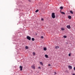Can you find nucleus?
<instances>
[{
    "label": "nucleus",
    "instance_id": "29",
    "mask_svg": "<svg viewBox=\"0 0 75 75\" xmlns=\"http://www.w3.org/2000/svg\"><path fill=\"white\" fill-rule=\"evenodd\" d=\"M29 1H30V0H28Z\"/></svg>",
    "mask_w": 75,
    "mask_h": 75
},
{
    "label": "nucleus",
    "instance_id": "8",
    "mask_svg": "<svg viewBox=\"0 0 75 75\" xmlns=\"http://www.w3.org/2000/svg\"><path fill=\"white\" fill-rule=\"evenodd\" d=\"M45 58H48V55H47V54H45Z\"/></svg>",
    "mask_w": 75,
    "mask_h": 75
},
{
    "label": "nucleus",
    "instance_id": "28",
    "mask_svg": "<svg viewBox=\"0 0 75 75\" xmlns=\"http://www.w3.org/2000/svg\"><path fill=\"white\" fill-rule=\"evenodd\" d=\"M72 75H75V74H72Z\"/></svg>",
    "mask_w": 75,
    "mask_h": 75
},
{
    "label": "nucleus",
    "instance_id": "20",
    "mask_svg": "<svg viewBox=\"0 0 75 75\" xmlns=\"http://www.w3.org/2000/svg\"><path fill=\"white\" fill-rule=\"evenodd\" d=\"M63 37H64L65 38L67 37V36H63Z\"/></svg>",
    "mask_w": 75,
    "mask_h": 75
},
{
    "label": "nucleus",
    "instance_id": "13",
    "mask_svg": "<svg viewBox=\"0 0 75 75\" xmlns=\"http://www.w3.org/2000/svg\"><path fill=\"white\" fill-rule=\"evenodd\" d=\"M43 50H44V51H46V50H47V48L46 47H44L43 49Z\"/></svg>",
    "mask_w": 75,
    "mask_h": 75
},
{
    "label": "nucleus",
    "instance_id": "4",
    "mask_svg": "<svg viewBox=\"0 0 75 75\" xmlns=\"http://www.w3.org/2000/svg\"><path fill=\"white\" fill-rule=\"evenodd\" d=\"M20 71H23V67L21 66H20Z\"/></svg>",
    "mask_w": 75,
    "mask_h": 75
},
{
    "label": "nucleus",
    "instance_id": "15",
    "mask_svg": "<svg viewBox=\"0 0 75 75\" xmlns=\"http://www.w3.org/2000/svg\"><path fill=\"white\" fill-rule=\"evenodd\" d=\"M39 11V10H38L37 9L35 11V12L36 13H37V12H38V11Z\"/></svg>",
    "mask_w": 75,
    "mask_h": 75
},
{
    "label": "nucleus",
    "instance_id": "23",
    "mask_svg": "<svg viewBox=\"0 0 75 75\" xmlns=\"http://www.w3.org/2000/svg\"><path fill=\"white\" fill-rule=\"evenodd\" d=\"M41 38H44V37H43V36H42L41 37Z\"/></svg>",
    "mask_w": 75,
    "mask_h": 75
},
{
    "label": "nucleus",
    "instance_id": "24",
    "mask_svg": "<svg viewBox=\"0 0 75 75\" xmlns=\"http://www.w3.org/2000/svg\"><path fill=\"white\" fill-rule=\"evenodd\" d=\"M38 68L39 69H41V67H38Z\"/></svg>",
    "mask_w": 75,
    "mask_h": 75
},
{
    "label": "nucleus",
    "instance_id": "12",
    "mask_svg": "<svg viewBox=\"0 0 75 75\" xmlns=\"http://www.w3.org/2000/svg\"><path fill=\"white\" fill-rule=\"evenodd\" d=\"M70 13H71V14H73V11H70Z\"/></svg>",
    "mask_w": 75,
    "mask_h": 75
},
{
    "label": "nucleus",
    "instance_id": "7",
    "mask_svg": "<svg viewBox=\"0 0 75 75\" xmlns=\"http://www.w3.org/2000/svg\"><path fill=\"white\" fill-rule=\"evenodd\" d=\"M69 68L70 69H72V67L71 66H69Z\"/></svg>",
    "mask_w": 75,
    "mask_h": 75
},
{
    "label": "nucleus",
    "instance_id": "1",
    "mask_svg": "<svg viewBox=\"0 0 75 75\" xmlns=\"http://www.w3.org/2000/svg\"><path fill=\"white\" fill-rule=\"evenodd\" d=\"M52 17L53 18H55V13H52Z\"/></svg>",
    "mask_w": 75,
    "mask_h": 75
},
{
    "label": "nucleus",
    "instance_id": "22",
    "mask_svg": "<svg viewBox=\"0 0 75 75\" xmlns=\"http://www.w3.org/2000/svg\"><path fill=\"white\" fill-rule=\"evenodd\" d=\"M42 21H44V19L43 18H42L41 19Z\"/></svg>",
    "mask_w": 75,
    "mask_h": 75
},
{
    "label": "nucleus",
    "instance_id": "16",
    "mask_svg": "<svg viewBox=\"0 0 75 75\" xmlns=\"http://www.w3.org/2000/svg\"><path fill=\"white\" fill-rule=\"evenodd\" d=\"M25 48H26V49H28V47L27 46H26Z\"/></svg>",
    "mask_w": 75,
    "mask_h": 75
},
{
    "label": "nucleus",
    "instance_id": "11",
    "mask_svg": "<svg viewBox=\"0 0 75 75\" xmlns=\"http://www.w3.org/2000/svg\"><path fill=\"white\" fill-rule=\"evenodd\" d=\"M68 18L69 19H71V16H68Z\"/></svg>",
    "mask_w": 75,
    "mask_h": 75
},
{
    "label": "nucleus",
    "instance_id": "17",
    "mask_svg": "<svg viewBox=\"0 0 75 75\" xmlns=\"http://www.w3.org/2000/svg\"><path fill=\"white\" fill-rule=\"evenodd\" d=\"M61 13H62V14H65V13H64L63 12H61Z\"/></svg>",
    "mask_w": 75,
    "mask_h": 75
},
{
    "label": "nucleus",
    "instance_id": "14",
    "mask_svg": "<svg viewBox=\"0 0 75 75\" xmlns=\"http://www.w3.org/2000/svg\"><path fill=\"white\" fill-rule=\"evenodd\" d=\"M32 41H34V40H35V39H34V38H32Z\"/></svg>",
    "mask_w": 75,
    "mask_h": 75
},
{
    "label": "nucleus",
    "instance_id": "5",
    "mask_svg": "<svg viewBox=\"0 0 75 75\" xmlns=\"http://www.w3.org/2000/svg\"><path fill=\"white\" fill-rule=\"evenodd\" d=\"M31 68H32L33 69H35V66H34V65L32 66Z\"/></svg>",
    "mask_w": 75,
    "mask_h": 75
},
{
    "label": "nucleus",
    "instance_id": "26",
    "mask_svg": "<svg viewBox=\"0 0 75 75\" xmlns=\"http://www.w3.org/2000/svg\"><path fill=\"white\" fill-rule=\"evenodd\" d=\"M74 71H75V67H74Z\"/></svg>",
    "mask_w": 75,
    "mask_h": 75
},
{
    "label": "nucleus",
    "instance_id": "25",
    "mask_svg": "<svg viewBox=\"0 0 75 75\" xmlns=\"http://www.w3.org/2000/svg\"><path fill=\"white\" fill-rule=\"evenodd\" d=\"M54 74H55V75H56V74H57V73L56 72H54Z\"/></svg>",
    "mask_w": 75,
    "mask_h": 75
},
{
    "label": "nucleus",
    "instance_id": "21",
    "mask_svg": "<svg viewBox=\"0 0 75 75\" xmlns=\"http://www.w3.org/2000/svg\"><path fill=\"white\" fill-rule=\"evenodd\" d=\"M71 53H69V57H70L71 56Z\"/></svg>",
    "mask_w": 75,
    "mask_h": 75
},
{
    "label": "nucleus",
    "instance_id": "10",
    "mask_svg": "<svg viewBox=\"0 0 75 75\" xmlns=\"http://www.w3.org/2000/svg\"><path fill=\"white\" fill-rule=\"evenodd\" d=\"M61 30L62 31H64V30H65V29H64V28H61Z\"/></svg>",
    "mask_w": 75,
    "mask_h": 75
},
{
    "label": "nucleus",
    "instance_id": "6",
    "mask_svg": "<svg viewBox=\"0 0 75 75\" xmlns=\"http://www.w3.org/2000/svg\"><path fill=\"white\" fill-rule=\"evenodd\" d=\"M59 48V46H56L55 47V48L56 49H58Z\"/></svg>",
    "mask_w": 75,
    "mask_h": 75
},
{
    "label": "nucleus",
    "instance_id": "19",
    "mask_svg": "<svg viewBox=\"0 0 75 75\" xmlns=\"http://www.w3.org/2000/svg\"><path fill=\"white\" fill-rule=\"evenodd\" d=\"M60 9H63V7L62 6H61L60 7Z\"/></svg>",
    "mask_w": 75,
    "mask_h": 75
},
{
    "label": "nucleus",
    "instance_id": "2",
    "mask_svg": "<svg viewBox=\"0 0 75 75\" xmlns=\"http://www.w3.org/2000/svg\"><path fill=\"white\" fill-rule=\"evenodd\" d=\"M27 38L28 40H31V37L29 36H27Z\"/></svg>",
    "mask_w": 75,
    "mask_h": 75
},
{
    "label": "nucleus",
    "instance_id": "9",
    "mask_svg": "<svg viewBox=\"0 0 75 75\" xmlns=\"http://www.w3.org/2000/svg\"><path fill=\"white\" fill-rule=\"evenodd\" d=\"M40 64L41 65H43V63H42V62H40Z\"/></svg>",
    "mask_w": 75,
    "mask_h": 75
},
{
    "label": "nucleus",
    "instance_id": "3",
    "mask_svg": "<svg viewBox=\"0 0 75 75\" xmlns=\"http://www.w3.org/2000/svg\"><path fill=\"white\" fill-rule=\"evenodd\" d=\"M67 27L68 29H71V26L70 25H67Z\"/></svg>",
    "mask_w": 75,
    "mask_h": 75
},
{
    "label": "nucleus",
    "instance_id": "18",
    "mask_svg": "<svg viewBox=\"0 0 75 75\" xmlns=\"http://www.w3.org/2000/svg\"><path fill=\"white\" fill-rule=\"evenodd\" d=\"M35 55V52H33V55Z\"/></svg>",
    "mask_w": 75,
    "mask_h": 75
},
{
    "label": "nucleus",
    "instance_id": "27",
    "mask_svg": "<svg viewBox=\"0 0 75 75\" xmlns=\"http://www.w3.org/2000/svg\"><path fill=\"white\" fill-rule=\"evenodd\" d=\"M48 66H51V64H49L48 65Z\"/></svg>",
    "mask_w": 75,
    "mask_h": 75
}]
</instances>
